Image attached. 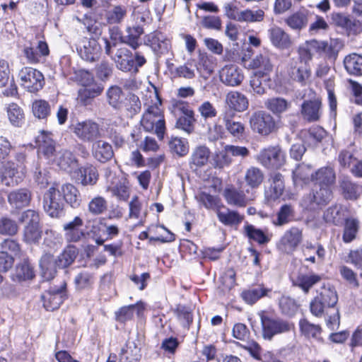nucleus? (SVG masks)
Returning a JSON list of instances; mask_svg holds the SVG:
<instances>
[{
	"mask_svg": "<svg viewBox=\"0 0 362 362\" xmlns=\"http://www.w3.org/2000/svg\"><path fill=\"white\" fill-rule=\"evenodd\" d=\"M321 276L315 274H300L298 276L295 284L300 288L305 293L317 283L320 281Z\"/></svg>",
	"mask_w": 362,
	"mask_h": 362,
	"instance_id": "53",
	"label": "nucleus"
},
{
	"mask_svg": "<svg viewBox=\"0 0 362 362\" xmlns=\"http://www.w3.org/2000/svg\"><path fill=\"white\" fill-rule=\"evenodd\" d=\"M169 110L176 117L183 115H190L191 112L193 111L190 109L187 103L177 99H172L170 100Z\"/></svg>",
	"mask_w": 362,
	"mask_h": 362,
	"instance_id": "64",
	"label": "nucleus"
},
{
	"mask_svg": "<svg viewBox=\"0 0 362 362\" xmlns=\"http://www.w3.org/2000/svg\"><path fill=\"white\" fill-rule=\"evenodd\" d=\"M235 113L231 110H223L218 119L222 120L226 129L235 138L240 139L244 136L245 126L238 121H235Z\"/></svg>",
	"mask_w": 362,
	"mask_h": 362,
	"instance_id": "17",
	"label": "nucleus"
},
{
	"mask_svg": "<svg viewBox=\"0 0 362 362\" xmlns=\"http://www.w3.org/2000/svg\"><path fill=\"white\" fill-rule=\"evenodd\" d=\"M34 276V268L28 260H24L17 264L11 275L12 279L18 282L31 280Z\"/></svg>",
	"mask_w": 362,
	"mask_h": 362,
	"instance_id": "37",
	"label": "nucleus"
},
{
	"mask_svg": "<svg viewBox=\"0 0 362 362\" xmlns=\"http://www.w3.org/2000/svg\"><path fill=\"white\" fill-rule=\"evenodd\" d=\"M169 148L172 152L182 157L188 153V141L180 137H173L169 141Z\"/></svg>",
	"mask_w": 362,
	"mask_h": 362,
	"instance_id": "61",
	"label": "nucleus"
},
{
	"mask_svg": "<svg viewBox=\"0 0 362 362\" xmlns=\"http://www.w3.org/2000/svg\"><path fill=\"white\" fill-rule=\"evenodd\" d=\"M92 156L100 163L110 160L114 156L112 145L103 140H96L91 147Z\"/></svg>",
	"mask_w": 362,
	"mask_h": 362,
	"instance_id": "22",
	"label": "nucleus"
},
{
	"mask_svg": "<svg viewBox=\"0 0 362 362\" xmlns=\"http://www.w3.org/2000/svg\"><path fill=\"white\" fill-rule=\"evenodd\" d=\"M17 163L12 160L2 162L0 167V182L6 186H14L17 185L21 177L19 173H24V161L25 156L23 153H18L15 158Z\"/></svg>",
	"mask_w": 362,
	"mask_h": 362,
	"instance_id": "4",
	"label": "nucleus"
},
{
	"mask_svg": "<svg viewBox=\"0 0 362 362\" xmlns=\"http://www.w3.org/2000/svg\"><path fill=\"white\" fill-rule=\"evenodd\" d=\"M269 186L265 189L264 196L268 202L278 199L285 189L284 179L279 173H274L269 179Z\"/></svg>",
	"mask_w": 362,
	"mask_h": 362,
	"instance_id": "15",
	"label": "nucleus"
},
{
	"mask_svg": "<svg viewBox=\"0 0 362 362\" xmlns=\"http://www.w3.org/2000/svg\"><path fill=\"white\" fill-rule=\"evenodd\" d=\"M288 74L293 80L300 83H303L310 76L307 66L299 64L297 60L294 59L290 64Z\"/></svg>",
	"mask_w": 362,
	"mask_h": 362,
	"instance_id": "46",
	"label": "nucleus"
},
{
	"mask_svg": "<svg viewBox=\"0 0 362 362\" xmlns=\"http://www.w3.org/2000/svg\"><path fill=\"white\" fill-rule=\"evenodd\" d=\"M36 144L38 146L39 154H42L48 159L54 156L55 145L50 133L42 131L36 137Z\"/></svg>",
	"mask_w": 362,
	"mask_h": 362,
	"instance_id": "25",
	"label": "nucleus"
},
{
	"mask_svg": "<svg viewBox=\"0 0 362 362\" xmlns=\"http://www.w3.org/2000/svg\"><path fill=\"white\" fill-rule=\"evenodd\" d=\"M196 67L200 76L206 80L214 72L215 64L212 57L206 54H201Z\"/></svg>",
	"mask_w": 362,
	"mask_h": 362,
	"instance_id": "51",
	"label": "nucleus"
},
{
	"mask_svg": "<svg viewBox=\"0 0 362 362\" xmlns=\"http://www.w3.org/2000/svg\"><path fill=\"white\" fill-rule=\"evenodd\" d=\"M223 196L228 204L238 207L245 206L253 199L252 196H247L243 191L234 188L226 189Z\"/></svg>",
	"mask_w": 362,
	"mask_h": 362,
	"instance_id": "30",
	"label": "nucleus"
},
{
	"mask_svg": "<svg viewBox=\"0 0 362 362\" xmlns=\"http://www.w3.org/2000/svg\"><path fill=\"white\" fill-rule=\"evenodd\" d=\"M249 124L254 132L262 136L269 135L276 128L274 118L263 110L254 112L250 117Z\"/></svg>",
	"mask_w": 362,
	"mask_h": 362,
	"instance_id": "8",
	"label": "nucleus"
},
{
	"mask_svg": "<svg viewBox=\"0 0 362 362\" xmlns=\"http://www.w3.org/2000/svg\"><path fill=\"white\" fill-rule=\"evenodd\" d=\"M339 182L343 194L347 199H356L362 193V186L351 182L348 177L342 178Z\"/></svg>",
	"mask_w": 362,
	"mask_h": 362,
	"instance_id": "49",
	"label": "nucleus"
},
{
	"mask_svg": "<svg viewBox=\"0 0 362 362\" xmlns=\"http://www.w3.org/2000/svg\"><path fill=\"white\" fill-rule=\"evenodd\" d=\"M308 18L309 11L305 8H300L288 16L285 19V23L291 29L300 31L307 26Z\"/></svg>",
	"mask_w": 362,
	"mask_h": 362,
	"instance_id": "27",
	"label": "nucleus"
},
{
	"mask_svg": "<svg viewBox=\"0 0 362 362\" xmlns=\"http://www.w3.org/2000/svg\"><path fill=\"white\" fill-rule=\"evenodd\" d=\"M272 44L279 49H288L292 45L290 35L281 28L274 25L268 30Z\"/></svg>",
	"mask_w": 362,
	"mask_h": 362,
	"instance_id": "23",
	"label": "nucleus"
},
{
	"mask_svg": "<svg viewBox=\"0 0 362 362\" xmlns=\"http://www.w3.org/2000/svg\"><path fill=\"white\" fill-rule=\"evenodd\" d=\"M311 166L305 163L299 164L296 169L293 171V180L296 186L302 187L303 185L309 183L313 181Z\"/></svg>",
	"mask_w": 362,
	"mask_h": 362,
	"instance_id": "38",
	"label": "nucleus"
},
{
	"mask_svg": "<svg viewBox=\"0 0 362 362\" xmlns=\"http://www.w3.org/2000/svg\"><path fill=\"white\" fill-rule=\"evenodd\" d=\"M227 108L225 110H231L233 112H242L246 110L249 106L247 97L238 91H230L226 95L225 99Z\"/></svg>",
	"mask_w": 362,
	"mask_h": 362,
	"instance_id": "20",
	"label": "nucleus"
},
{
	"mask_svg": "<svg viewBox=\"0 0 362 362\" xmlns=\"http://www.w3.org/2000/svg\"><path fill=\"white\" fill-rule=\"evenodd\" d=\"M127 15V8L124 6H114L106 13V19L110 24L120 23Z\"/></svg>",
	"mask_w": 362,
	"mask_h": 362,
	"instance_id": "60",
	"label": "nucleus"
},
{
	"mask_svg": "<svg viewBox=\"0 0 362 362\" xmlns=\"http://www.w3.org/2000/svg\"><path fill=\"white\" fill-rule=\"evenodd\" d=\"M244 233L250 240H252L259 244H266L270 238L262 230L255 228L254 226L247 223L244 226Z\"/></svg>",
	"mask_w": 362,
	"mask_h": 362,
	"instance_id": "55",
	"label": "nucleus"
},
{
	"mask_svg": "<svg viewBox=\"0 0 362 362\" xmlns=\"http://www.w3.org/2000/svg\"><path fill=\"white\" fill-rule=\"evenodd\" d=\"M265 107L274 115H280L291 107V103L281 97H273L264 102Z\"/></svg>",
	"mask_w": 362,
	"mask_h": 362,
	"instance_id": "41",
	"label": "nucleus"
},
{
	"mask_svg": "<svg viewBox=\"0 0 362 362\" xmlns=\"http://www.w3.org/2000/svg\"><path fill=\"white\" fill-rule=\"evenodd\" d=\"M359 228V221L354 218H346L344 227L343 240L350 243L356 238Z\"/></svg>",
	"mask_w": 362,
	"mask_h": 362,
	"instance_id": "54",
	"label": "nucleus"
},
{
	"mask_svg": "<svg viewBox=\"0 0 362 362\" xmlns=\"http://www.w3.org/2000/svg\"><path fill=\"white\" fill-rule=\"evenodd\" d=\"M221 81L230 86H238L243 80L241 70L235 65H226L219 71Z\"/></svg>",
	"mask_w": 362,
	"mask_h": 362,
	"instance_id": "19",
	"label": "nucleus"
},
{
	"mask_svg": "<svg viewBox=\"0 0 362 362\" xmlns=\"http://www.w3.org/2000/svg\"><path fill=\"white\" fill-rule=\"evenodd\" d=\"M62 235L53 230H46L43 241V246L47 248V252H55L62 245Z\"/></svg>",
	"mask_w": 362,
	"mask_h": 362,
	"instance_id": "47",
	"label": "nucleus"
},
{
	"mask_svg": "<svg viewBox=\"0 0 362 362\" xmlns=\"http://www.w3.org/2000/svg\"><path fill=\"white\" fill-rule=\"evenodd\" d=\"M269 290L261 286L250 288L242 293V297L248 304H253L262 297L267 296Z\"/></svg>",
	"mask_w": 362,
	"mask_h": 362,
	"instance_id": "59",
	"label": "nucleus"
},
{
	"mask_svg": "<svg viewBox=\"0 0 362 362\" xmlns=\"http://www.w3.org/2000/svg\"><path fill=\"white\" fill-rule=\"evenodd\" d=\"M140 123L144 131L156 134L160 140L163 139L165 122L160 105L155 104L149 106L144 112Z\"/></svg>",
	"mask_w": 362,
	"mask_h": 362,
	"instance_id": "1",
	"label": "nucleus"
},
{
	"mask_svg": "<svg viewBox=\"0 0 362 362\" xmlns=\"http://www.w3.org/2000/svg\"><path fill=\"white\" fill-rule=\"evenodd\" d=\"M53 160L57 164V165L63 170H69L76 165V160L73 156L72 153L63 150L59 151Z\"/></svg>",
	"mask_w": 362,
	"mask_h": 362,
	"instance_id": "48",
	"label": "nucleus"
},
{
	"mask_svg": "<svg viewBox=\"0 0 362 362\" xmlns=\"http://www.w3.org/2000/svg\"><path fill=\"white\" fill-rule=\"evenodd\" d=\"M78 180L81 185H94L98 180V173L95 167L92 165H86L81 167L78 171Z\"/></svg>",
	"mask_w": 362,
	"mask_h": 362,
	"instance_id": "44",
	"label": "nucleus"
},
{
	"mask_svg": "<svg viewBox=\"0 0 362 362\" xmlns=\"http://www.w3.org/2000/svg\"><path fill=\"white\" fill-rule=\"evenodd\" d=\"M45 211L52 218H59L64 214V202L60 190L56 185L49 187L43 196Z\"/></svg>",
	"mask_w": 362,
	"mask_h": 362,
	"instance_id": "9",
	"label": "nucleus"
},
{
	"mask_svg": "<svg viewBox=\"0 0 362 362\" xmlns=\"http://www.w3.org/2000/svg\"><path fill=\"white\" fill-rule=\"evenodd\" d=\"M141 110V102L138 96L134 94H129L124 99L119 110L128 118H132Z\"/></svg>",
	"mask_w": 362,
	"mask_h": 362,
	"instance_id": "33",
	"label": "nucleus"
},
{
	"mask_svg": "<svg viewBox=\"0 0 362 362\" xmlns=\"http://www.w3.org/2000/svg\"><path fill=\"white\" fill-rule=\"evenodd\" d=\"M108 104L115 110H118L126 96L122 88L117 86H112L106 92Z\"/></svg>",
	"mask_w": 362,
	"mask_h": 362,
	"instance_id": "52",
	"label": "nucleus"
},
{
	"mask_svg": "<svg viewBox=\"0 0 362 362\" xmlns=\"http://www.w3.org/2000/svg\"><path fill=\"white\" fill-rule=\"evenodd\" d=\"M257 160L267 168L278 169L284 165L286 155L279 146H271L261 150Z\"/></svg>",
	"mask_w": 362,
	"mask_h": 362,
	"instance_id": "10",
	"label": "nucleus"
},
{
	"mask_svg": "<svg viewBox=\"0 0 362 362\" xmlns=\"http://www.w3.org/2000/svg\"><path fill=\"white\" fill-rule=\"evenodd\" d=\"M18 76L21 86L30 93L39 91L45 85L43 74L31 67L22 68L18 73Z\"/></svg>",
	"mask_w": 362,
	"mask_h": 362,
	"instance_id": "11",
	"label": "nucleus"
},
{
	"mask_svg": "<svg viewBox=\"0 0 362 362\" xmlns=\"http://www.w3.org/2000/svg\"><path fill=\"white\" fill-rule=\"evenodd\" d=\"M7 114L10 122L13 126H21L23 122L24 113L23 110L17 104H10L7 108Z\"/></svg>",
	"mask_w": 362,
	"mask_h": 362,
	"instance_id": "63",
	"label": "nucleus"
},
{
	"mask_svg": "<svg viewBox=\"0 0 362 362\" xmlns=\"http://www.w3.org/2000/svg\"><path fill=\"white\" fill-rule=\"evenodd\" d=\"M72 132L82 142H95L102 136L100 124L92 119L78 122L72 125Z\"/></svg>",
	"mask_w": 362,
	"mask_h": 362,
	"instance_id": "6",
	"label": "nucleus"
},
{
	"mask_svg": "<svg viewBox=\"0 0 362 362\" xmlns=\"http://www.w3.org/2000/svg\"><path fill=\"white\" fill-rule=\"evenodd\" d=\"M117 69L122 71H132L136 69L134 57L126 47L119 48L112 57Z\"/></svg>",
	"mask_w": 362,
	"mask_h": 362,
	"instance_id": "21",
	"label": "nucleus"
},
{
	"mask_svg": "<svg viewBox=\"0 0 362 362\" xmlns=\"http://www.w3.org/2000/svg\"><path fill=\"white\" fill-rule=\"evenodd\" d=\"M107 209V202L101 196L94 197L88 204V211L92 215L98 216L103 214Z\"/></svg>",
	"mask_w": 362,
	"mask_h": 362,
	"instance_id": "58",
	"label": "nucleus"
},
{
	"mask_svg": "<svg viewBox=\"0 0 362 362\" xmlns=\"http://www.w3.org/2000/svg\"><path fill=\"white\" fill-rule=\"evenodd\" d=\"M270 76L268 75H261L260 74H254L251 76L250 86L253 92L258 95H263L269 87Z\"/></svg>",
	"mask_w": 362,
	"mask_h": 362,
	"instance_id": "50",
	"label": "nucleus"
},
{
	"mask_svg": "<svg viewBox=\"0 0 362 362\" xmlns=\"http://www.w3.org/2000/svg\"><path fill=\"white\" fill-rule=\"evenodd\" d=\"M301 114L309 122L319 120L322 115V103L318 99L305 101L301 105Z\"/></svg>",
	"mask_w": 362,
	"mask_h": 362,
	"instance_id": "26",
	"label": "nucleus"
},
{
	"mask_svg": "<svg viewBox=\"0 0 362 362\" xmlns=\"http://www.w3.org/2000/svg\"><path fill=\"white\" fill-rule=\"evenodd\" d=\"M303 238V229L291 227L286 230L279 242V247L286 253L293 252L302 243Z\"/></svg>",
	"mask_w": 362,
	"mask_h": 362,
	"instance_id": "14",
	"label": "nucleus"
},
{
	"mask_svg": "<svg viewBox=\"0 0 362 362\" xmlns=\"http://www.w3.org/2000/svg\"><path fill=\"white\" fill-rule=\"evenodd\" d=\"M127 35L124 37V42L129 45L132 49H136L141 43L139 39L144 33V28L142 25H129L127 28Z\"/></svg>",
	"mask_w": 362,
	"mask_h": 362,
	"instance_id": "45",
	"label": "nucleus"
},
{
	"mask_svg": "<svg viewBox=\"0 0 362 362\" xmlns=\"http://www.w3.org/2000/svg\"><path fill=\"white\" fill-rule=\"evenodd\" d=\"M66 297V284L62 283L58 286H51L41 296L43 306L47 310L52 311L57 309Z\"/></svg>",
	"mask_w": 362,
	"mask_h": 362,
	"instance_id": "12",
	"label": "nucleus"
},
{
	"mask_svg": "<svg viewBox=\"0 0 362 362\" xmlns=\"http://www.w3.org/2000/svg\"><path fill=\"white\" fill-rule=\"evenodd\" d=\"M331 198L330 188L317 186L303 197L300 205L305 209L315 211L327 204Z\"/></svg>",
	"mask_w": 362,
	"mask_h": 362,
	"instance_id": "7",
	"label": "nucleus"
},
{
	"mask_svg": "<svg viewBox=\"0 0 362 362\" xmlns=\"http://www.w3.org/2000/svg\"><path fill=\"white\" fill-rule=\"evenodd\" d=\"M103 88L102 85L97 83L84 86L78 91V100L83 105H87L90 103V100L102 93Z\"/></svg>",
	"mask_w": 362,
	"mask_h": 362,
	"instance_id": "39",
	"label": "nucleus"
},
{
	"mask_svg": "<svg viewBox=\"0 0 362 362\" xmlns=\"http://www.w3.org/2000/svg\"><path fill=\"white\" fill-rule=\"evenodd\" d=\"M320 300L327 307L333 308L338 301V296L336 291L330 286H322L320 295L317 296Z\"/></svg>",
	"mask_w": 362,
	"mask_h": 362,
	"instance_id": "56",
	"label": "nucleus"
},
{
	"mask_svg": "<svg viewBox=\"0 0 362 362\" xmlns=\"http://www.w3.org/2000/svg\"><path fill=\"white\" fill-rule=\"evenodd\" d=\"M60 195H63L64 199L72 208H78L81 203V194L78 189L70 183H66L61 186Z\"/></svg>",
	"mask_w": 362,
	"mask_h": 362,
	"instance_id": "35",
	"label": "nucleus"
},
{
	"mask_svg": "<svg viewBox=\"0 0 362 362\" xmlns=\"http://www.w3.org/2000/svg\"><path fill=\"white\" fill-rule=\"evenodd\" d=\"M346 71L351 76H362V55L351 53L346 55L343 60Z\"/></svg>",
	"mask_w": 362,
	"mask_h": 362,
	"instance_id": "34",
	"label": "nucleus"
},
{
	"mask_svg": "<svg viewBox=\"0 0 362 362\" xmlns=\"http://www.w3.org/2000/svg\"><path fill=\"white\" fill-rule=\"evenodd\" d=\"M77 256V251L74 247H67L57 257L58 267L66 268L71 265Z\"/></svg>",
	"mask_w": 362,
	"mask_h": 362,
	"instance_id": "62",
	"label": "nucleus"
},
{
	"mask_svg": "<svg viewBox=\"0 0 362 362\" xmlns=\"http://www.w3.org/2000/svg\"><path fill=\"white\" fill-rule=\"evenodd\" d=\"M144 308V304L142 302L122 307L115 313L116 320L122 322L130 320L132 319L135 312H136L138 315H140Z\"/></svg>",
	"mask_w": 362,
	"mask_h": 362,
	"instance_id": "40",
	"label": "nucleus"
},
{
	"mask_svg": "<svg viewBox=\"0 0 362 362\" xmlns=\"http://www.w3.org/2000/svg\"><path fill=\"white\" fill-rule=\"evenodd\" d=\"M40 267L42 277L49 281L54 277L57 269L59 268L57 259L54 258L51 252H45L40 258Z\"/></svg>",
	"mask_w": 362,
	"mask_h": 362,
	"instance_id": "24",
	"label": "nucleus"
},
{
	"mask_svg": "<svg viewBox=\"0 0 362 362\" xmlns=\"http://www.w3.org/2000/svg\"><path fill=\"white\" fill-rule=\"evenodd\" d=\"M218 221L225 226H237L243 220L244 216L240 214L238 211L230 210V209L222 206L216 211Z\"/></svg>",
	"mask_w": 362,
	"mask_h": 362,
	"instance_id": "31",
	"label": "nucleus"
},
{
	"mask_svg": "<svg viewBox=\"0 0 362 362\" xmlns=\"http://www.w3.org/2000/svg\"><path fill=\"white\" fill-rule=\"evenodd\" d=\"M31 199L30 192L27 189L12 191L8 195V201L11 206L16 209H21L28 205Z\"/></svg>",
	"mask_w": 362,
	"mask_h": 362,
	"instance_id": "36",
	"label": "nucleus"
},
{
	"mask_svg": "<svg viewBox=\"0 0 362 362\" xmlns=\"http://www.w3.org/2000/svg\"><path fill=\"white\" fill-rule=\"evenodd\" d=\"M211 156L210 149L205 145L196 146L192 151L189 165L192 170L204 167L207 165Z\"/></svg>",
	"mask_w": 362,
	"mask_h": 362,
	"instance_id": "18",
	"label": "nucleus"
},
{
	"mask_svg": "<svg viewBox=\"0 0 362 362\" xmlns=\"http://www.w3.org/2000/svg\"><path fill=\"white\" fill-rule=\"evenodd\" d=\"M244 180L249 188H258L264 180V173L257 167L251 166L245 172Z\"/></svg>",
	"mask_w": 362,
	"mask_h": 362,
	"instance_id": "42",
	"label": "nucleus"
},
{
	"mask_svg": "<svg viewBox=\"0 0 362 362\" xmlns=\"http://www.w3.org/2000/svg\"><path fill=\"white\" fill-rule=\"evenodd\" d=\"M19 221L25 223L23 233V241L28 244L37 243L42 237L38 213L30 209L25 211Z\"/></svg>",
	"mask_w": 362,
	"mask_h": 362,
	"instance_id": "5",
	"label": "nucleus"
},
{
	"mask_svg": "<svg viewBox=\"0 0 362 362\" xmlns=\"http://www.w3.org/2000/svg\"><path fill=\"white\" fill-rule=\"evenodd\" d=\"M224 14L229 19L239 23H259L264 18V11L261 8L240 9L236 1L226 3L223 6Z\"/></svg>",
	"mask_w": 362,
	"mask_h": 362,
	"instance_id": "2",
	"label": "nucleus"
},
{
	"mask_svg": "<svg viewBox=\"0 0 362 362\" xmlns=\"http://www.w3.org/2000/svg\"><path fill=\"white\" fill-rule=\"evenodd\" d=\"M23 52L28 63L36 64L40 61L42 57L47 56L49 50L45 42L37 41L25 45Z\"/></svg>",
	"mask_w": 362,
	"mask_h": 362,
	"instance_id": "16",
	"label": "nucleus"
},
{
	"mask_svg": "<svg viewBox=\"0 0 362 362\" xmlns=\"http://www.w3.org/2000/svg\"><path fill=\"white\" fill-rule=\"evenodd\" d=\"M262 325V336L266 340H272L275 335L292 331L293 324L280 318L269 316L264 311L259 313Z\"/></svg>",
	"mask_w": 362,
	"mask_h": 362,
	"instance_id": "3",
	"label": "nucleus"
},
{
	"mask_svg": "<svg viewBox=\"0 0 362 362\" xmlns=\"http://www.w3.org/2000/svg\"><path fill=\"white\" fill-rule=\"evenodd\" d=\"M312 179L318 186L330 188L335 182L336 175L332 168L322 167L312 175Z\"/></svg>",
	"mask_w": 362,
	"mask_h": 362,
	"instance_id": "28",
	"label": "nucleus"
},
{
	"mask_svg": "<svg viewBox=\"0 0 362 362\" xmlns=\"http://www.w3.org/2000/svg\"><path fill=\"white\" fill-rule=\"evenodd\" d=\"M77 51L83 59L93 62L99 58L101 47L95 38L83 37L77 45Z\"/></svg>",
	"mask_w": 362,
	"mask_h": 362,
	"instance_id": "13",
	"label": "nucleus"
},
{
	"mask_svg": "<svg viewBox=\"0 0 362 362\" xmlns=\"http://www.w3.org/2000/svg\"><path fill=\"white\" fill-rule=\"evenodd\" d=\"M32 112L35 117L41 119H46L51 113V107L45 100H35L32 104Z\"/></svg>",
	"mask_w": 362,
	"mask_h": 362,
	"instance_id": "57",
	"label": "nucleus"
},
{
	"mask_svg": "<svg viewBox=\"0 0 362 362\" xmlns=\"http://www.w3.org/2000/svg\"><path fill=\"white\" fill-rule=\"evenodd\" d=\"M317 44V40H312L307 41L305 44L300 46L298 49V63L307 66L308 62H309L313 59V51H318Z\"/></svg>",
	"mask_w": 362,
	"mask_h": 362,
	"instance_id": "43",
	"label": "nucleus"
},
{
	"mask_svg": "<svg viewBox=\"0 0 362 362\" xmlns=\"http://www.w3.org/2000/svg\"><path fill=\"white\" fill-rule=\"evenodd\" d=\"M344 47L343 42L338 38H332L328 41H318L317 49L322 51L329 59L335 61L339 52Z\"/></svg>",
	"mask_w": 362,
	"mask_h": 362,
	"instance_id": "32",
	"label": "nucleus"
},
{
	"mask_svg": "<svg viewBox=\"0 0 362 362\" xmlns=\"http://www.w3.org/2000/svg\"><path fill=\"white\" fill-rule=\"evenodd\" d=\"M249 67L255 69L254 74H260L261 75H270L273 70V64L267 54H259L254 57L249 64Z\"/></svg>",
	"mask_w": 362,
	"mask_h": 362,
	"instance_id": "29",
	"label": "nucleus"
}]
</instances>
